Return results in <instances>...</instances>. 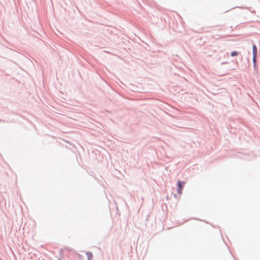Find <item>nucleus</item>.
Here are the masks:
<instances>
[{
    "instance_id": "obj_1",
    "label": "nucleus",
    "mask_w": 260,
    "mask_h": 260,
    "mask_svg": "<svg viewBox=\"0 0 260 260\" xmlns=\"http://www.w3.org/2000/svg\"><path fill=\"white\" fill-rule=\"evenodd\" d=\"M178 192L179 194H181L182 193V188H183V186L184 185V182H183V181H178Z\"/></svg>"
},
{
    "instance_id": "obj_2",
    "label": "nucleus",
    "mask_w": 260,
    "mask_h": 260,
    "mask_svg": "<svg viewBox=\"0 0 260 260\" xmlns=\"http://www.w3.org/2000/svg\"><path fill=\"white\" fill-rule=\"evenodd\" d=\"M253 50V61L254 62L256 61V56L257 54V49L255 45H253L252 47Z\"/></svg>"
},
{
    "instance_id": "obj_3",
    "label": "nucleus",
    "mask_w": 260,
    "mask_h": 260,
    "mask_svg": "<svg viewBox=\"0 0 260 260\" xmlns=\"http://www.w3.org/2000/svg\"><path fill=\"white\" fill-rule=\"evenodd\" d=\"M67 250H69L67 248H64V249H61L59 252L60 253L61 255H63L64 252L67 251Z\"/></svg>"
},
{
    "instance_id": "obj_4",
    "label": "nucleus",
    "mask_w": 260,
    "mask_h": 260,
    "mask_svg": "<svg viewBox=\"0 0 260 260\" xmlns=\"http://www.w3.org/2000/svg\"><path fill=\"white\" fill-rule=\"evenodd\" d=\"M238 55V52H236V51H233L232 53H231V56H236Z\"/></svg>"
}]
</instances>
